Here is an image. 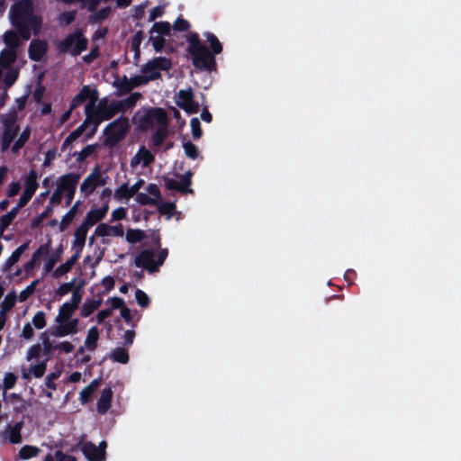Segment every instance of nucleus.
<instances>
[{"instance_id": "obj_1", "label": "nucleus", "mask_w": 461, "mask_h": 461, "mask_svg": "<svg viewBox=\"0 0 461 461\" xmlns=\"http://www.w3.org/2000/svg\"><path fill=\"white\" fill-rule=\"evenodd\" d=\"M32 12L33 5L31 0L16 2L10 9L11 23L23 41H28L32 35L26 23Z\"/></svg>"}, {"instance_id": "obj_2", "label": "nucleus", "mask_w": 461, "mask_h": 461, "mask_svg": "<svg viewBox=\"0 0 461 461\" xmlns=\"http://www.w3.org/2000/svg\"><path fill=\"white\" fill-rule=\"evenodd\" d=\"M131 121L139 131L146 132L155 124H165V122L167 121V114L166 110L161 107H142L135 112Z\"/></svg>"}, {"instance_id": "obj_3", "label": "nucleus", "mask_w": 461, "mask_h": 461, "mask_svg": "<svg viewBox=\"0 0 461 461\" xmlns=\"http://www.w3.org/2000/svg\"><path fill=\"white\" fill-rule=\"evenodd\" d=\"M130 131L131 125L128 117L120 115L104 127L103 131L104 145L110 149L114 148L127 137Z\"/></svg>"}, {"instance_id": "obj_4", "label": "nucleus", "mask_w": 461, "mask_h": 461, "mask_svg": "<svg viewBox=\"0 0 461 461\" xmlns=\"http://www.w3.org/2000/svg\"><path fill=\"white\" fill-rule=\"evenodd\" d=\"M168 256L167 249H160L157 260H154L155 251L151 249H143L137 254L134 259V265L137 267L145 268L149 273L158 270Z\"/></svg>"}, {"instance_id": "obj_5", "label": "nucleus", "mask_w": 461, "mask_h": 461, "mask_svg": "<svg viewBox=\"0 0 461 461\" xmlns=\"http://www.w3.org/2000/svg\"><path fill=\"white\" fill-rule=\"evenodd\" d=\"M97 100L98 91L96 90L95 95L91 98V101H89L85 107V113H88L95 120V127H93L91 131L86 133V139H90L95 134L98 126L101 124V122L105 121L104 118V113H106V109L109 108L107 98H102L98 104H96Z\"/></svg>"}, {"instance_id": "obj_6", "label": "nucleus", "mask_w": 461, "mask_h": 461, "mask_svg": "<svg viewBox=\"0 0 461 461\" xmlns=\"http://www.w3.org/2000/svg\"><path fill=\"white\" fill-rule=\"evenodd\" d=\"M88 41L84 36L82 29H76L72 33L68 34L59 44L60 52L69 51L73 56H78L87 49Z\"/></svg>"}, {"instance_id": "obj_7", "label": "nucleus", "mask_w": 461, "mask_h": 461, "mask_svg": "<svg viewBox=\"0 0 461 461\" xmlns=\"http://www.w3.org/2000/svg\"><path fill=\"white\" fill-rule=\"evenodd\" d=\"M194 67L200 71L212 72L217 70L215 56L205 45L188 53Z\"/></svg>"}, {"instance_id": "obj_8", "label": "nucleus", "mask_w": 461, "mask_h": 461, "mask_svg": "<svg viewBox=\"0 0 461 461\" xmlns=\"http://www.w3.org/2000/svg\"><path fill=\"white\" fill-rule=\"evenodd\" d=\"M141 94L136 92L131 93L128 97L124 99L110 103L109 108L106 109V113H104V118L105 121H109L119 113H124L127 110L133 108L137 102L141 98Z\"/></svg>"}, {"instance_id": "obj_9", "label": "nucleus", "mask_w": 461, "mask_h": 461, "mask_svg": "<svg viewBox=\"0 0 461 461\" xmlns=\"http://www.w3.org/2000/svg\"><path fill=\"white\" fill-rule=\"evenodd\" d=\"M4 131L2 134V149H7L17 136L20 127L17 124V115L15 112L7 114L3 119Z\"/></svg>"}, {"instance_id": "obj_10", "label": "nucleus", "mask_w": 461, "mask_h": 461, "mask_svg": "<svg viewBox=\"0 0 461 461\" xmlns=\"http://www.w3.org/2000/svg\"><path fill=\"white\" fill-rule=\"evenodd\" d=\"M193 176L194 173L191 170H187L184 175H176L179 181L169 176H164L163 181L167 189L170 191H177L181 194H194V190L190 188Z\"/></svg>"}, {"instance_id": "obj_11", "label": "nucleus", "mask_w": 461, "mask_h": 461, "mask_svg": "<svg viewBox=\"0 0 461 461\" xmlns=\"http://www.w3.org/2000/svg\"><path fill=\"white\" fill-rule=\"evenodd\" d=\"M172 68V61L170 59L166 57H156L149 60L146 64L141 67V73L144 75H149L157 73L158 75V79L161 78V73L159 70L168 71Z\"/></svg>"}, {"instance_id": "obj_12", "label": "nucleus", "mask_w": 461, "mask_h": 461, "mask_svg": "<svg viewBox=\"0 0 461 461\" xmlns=\"http://www.w3.org/2000/svg\"><path fill=\"white\" fill-rule=\"evenodd\" d=\"M176 104L190 114L199 112V104L194 101V93L191 87L178 92Z\"/></svg>"}, {"instance_id": "obj_13", "label": "nucleus", "mask_w": 461, "mask_h": 461, "mask_svg": "<svg viewBox=\"0 0 461 461\" xmlns=\"http://www.w3.org/2000/svg\"><path fill=\"white\" fill-rule=\"evenodd\" d=\"M80 448L81 452L88 461H104L105 457L103 456L102 449H98L97 447L91 441L80 440L75 447Z\"/></svg>"}, {"instance_id": "obj_14", "label": "nucleus", "mask_w": 461, "mask_h": 461, "mask_svg": "<svg viewBox=\"0 0 461 461\" xmlns=\"http://www.w3.org/2000/svg\"><path fill=\"white\" fill-rule=\"evenodd\" d=\"M81 175L77 172H71L60 176L57 179V186L63 192L76 191Z\"/></svg>"}, {"instance_id": "obj_15", "label": "nucleus", "mask_w": 461, "mask_h": 461, "mask_svg": "<svg viewBox=\"0 0 461 461\" xmlns=\"http://www.w3.org/2000/svg\"><path fill=\"white\" fill-rule=\"evenodd\" d=\"M100 178V167L96 165L92 172L84 179L80 185V191L87 197L97 187V181Z\"/></svg>"}, {"instance_id": "obj_16", "label": "nucleus", "mask_w": 461, "mask_h": 461, "mask_svg": "<svg viewBox=\"0 0 461 461\" xmlns=\"http://www.w3.org/2000/svg\"><path fill=\"white\" fill-rule=\"evenodd\" d=\"M48 50V43L44 40H32L28 48L29 58L33 61H41Z\"/></svg>"}, {"instance_id": "obj_17", "label": "nucleus", "mask_w": 461, "mask_h": 461, "mask_svg": "<svg viewBox=\"0 0 461 461\" xmlns=\"http://www.w3.org/2000/svg\"><path fill=\"white\" fill-rule=\"evenodd\" d=\"M108 209V204H104L103 207L98 209H91L86 213V218L81 223V225L85 226L86 229L89 230L92 226L101 221L105 217Z\"/></svg>"}, {"instance_id": "obj_18", "label": "nucleus", "mask_w": 461, "mask_h": 461, "mask_svg": "<svg viewBox=\"0 0 461 461\" xmlns=\"http://www.w3.org/2000/svg\"><path fill=\"white\" fill-rule=\"evenodd\" d=\"M88 230V229L81 224L75 230L74 240L72 242V249L75 252L74 255L77 256L78 258H80L85 247Z\"/></svg>"}, {"instance_id": "obj_19", "label": "nucleus", "mask_w": 461, "mask_h": 461, "mask_svg": "<svg viewBox=\"0 0 461 461\" xmlns=\"http://www.w3.org/2000/svg\"><path fill=\"white\" fill-rule=\"evenodd\" d=\"M59 325L56 328L53 334L56 337H65L70 334H76L78 331L79 320L69 319L65 322H58Z\"/></svg>"}, {"instance_id": "obj_20", "label": "nucleus", "mask_w": 461, "mask_h": 461, "mask_svg": "<svg viewBox=\"0 0 461 461\" xmlns=\"http://www.w3.org/2000/svg\"><path fill=\"white\" fill-rule=\"evenodd\" d=\"M96 94V88H92L90 86H84L78 94H77L71 101L70 105H72V109H76L86 101H91V98L95 96Z\"/></svg>"}, {"instance_id": "obj_21", "label": "nucleus", "mask_w": 461, "mask_h": 461, "mask_svg": "<svg viewBox=\"0 0 461 461\" xmlns=\"http://www.w3.org/2000/svg\"><path fill=\"white\" fill-rule=\"evenodd\" d=\"M113 399V391L111 387L104 388L101 392V396L97 401V411L99 414H104L111 407Z\"/></svg>"}, {"instance_id": "obj_22", "label": "nucleus", "mask_w": 461, "mask_h": 461, "mask_svg": "<svg viewBox=\"0 0 461 461\" xmlns=\"http://www.w3.org/2000/svg\"><path fill=\"white\" fill-rule=\"evenodd\" d=\"M24 421L20 420L15 422L14 425H8L5 433L8 435V440L12 444H19L22 442L21 431L23 428Z\"/></svg>"}, {"instance_id": "obj_23", "label": "nucleus", "mask_w": 461, "mask_h": 461, "mask_svg": "<svg viewBox=\"0 0 461 461\" xmlns=\"http://www.w3.org/2000/svg\"><path fill=\"white\" fill-rule=\"evenodd\" d=\"M27 248L28 243H23L21 246H19L15 250H14L11 256L5 260V264L3 265L2 270L4 272L10 271L13 266L19 261L21 256L24 253Z\"/></svg>"}, {"instance_id": "obj_24", "label": "nucleus", "mask_w": 461, "mask_h": 461, "mask_svg": "<svg viewBox=\"0 0 461 461\" xmlns=\"http://www.w3.org/2000/svg\"><path fill=\"white\" fill-rule=\"evenodd\" d=\"M79 205L80 201L76 202L68 212L62 217L59 226V231L63 232L68 228L69 224L77 214Z\"/></svg>"}, {"instance_id": "obj_25", "label": "nucleus", "mask_w": 461, "mask_h": 461, "mask_svg": "<svg viewBox=\"0 0 461 461\" xmlns=\"http://www.w3.org/2000/svg\"><path fill=\"white\" fill-rule=\"evenodd\" d=\"M167 134L168 131L167 121L165 122V124H158L157 130L152 134L151 140L153 147L159 148L165 141L166 138L167 137Z\"/></svg>"}, {"instance_id": "obj_26", "label": "nucleus", "mask_w": 461, "mask_h": 461, "mask_svg": "<svg viewBox=\"0 0 461 461\" xmlns=\"http://www.w3.org/2000/svg\"><path fill=\"white\" fill-rule=\"evenodd\" d=\"M86 119L85 121L72 132L68 134V137L75 141L77 139H78L86 130L88 125L92 124L93 127H95V120L91 117V115L88 113H85Z\"/></svg>"}, {"instance_id": "obj_27", "label": "nucleus", "mask_w": 461, "mask_h": 461, "mask_svg": "<svg viewBox=\"0 0 461 461\" xmlns=\"http://www.w3.org/2000/svg\"><path fill=\"white\" fill-rule=\"evenodd\" d=\"M86 119L85 121L72 132L68 134V137L75 141L77 139H78L86 130L88 125L92 124L93 127H95V120L91 117V115L88 113H85Z\"/></svg>"}, {"instance_id": "obj_28", "label": "nucleus", "mask_w": 461, "mask_h": 461, "mask_svg": "<svg viewBox=\"0 0 461 461\" xmlns=\"http://www.w3.org/2000/svg\"><path fill=\"white\" fill-rule=\"evenodd\" d=\"M86 119L85 121L72 132L68 134V137L75 141L77 139H78L86 130L88 125L92 124L93 127H95V120L91 117V115L88 113H85Z\"/></svg>"}, {"instance_id": "obj_29", "label": "nucleus", "mask_w": 461, "mask_h": 461, "mask_svg": "<svg viewBox=\"0 0 461 461\" xmlns=\"http://www.w3.org/2000/svg\"><path fill=\"white\" fill-rule=\"evenodd\" d=\"M101 299H87L81 308L80 315L83 318L89 317L95 310H97L101 306Z\"/></svg>"}, {"instance_id": "obj_30", "label": "nucleus", "mask_w": 461, "mask_h": 461, "mask_svg": "<svg viewBox=\"0 0 461 461\" xmlns=\"http://www.w3.org/2000/svg\"><path fill=\"white\" fill-rule=\"evenodd\" d=\"M110 358L116 363L127 364L130 360L128 349L118 347L113 349L110 353Z\"/></svg>"}, {"instance_id": "obj_31", "label": "nucleus", "mask_w": 461, "mask_h": 461, "mask_svg": "<svg viewBox=\"0 0 461 461\" xmlns=\"http://www.w3.org/2000/svg\"><path fill=\"white\" fill-rule=\"evenodd\" d=\"M38 173L35 169H31L29 171L28 176L24 180V191L28 193L35 194L36 190L39 187V184L37 182Z\"/></svg>"}, {"instance_id": "obj_32", "label": "nucleus", "mask_w": 461, "mask_h": 461, "mask_svg": "<svg viewBox=\"0 0 461 461\" xmlns=\"http://www.w3.org/2000/svg\"><path fill=\"white\" fill-rule=\"evenodd\" d=\"M78 258H79L77 256L73 255L65 263L61 264L59 267H58L55 269V271L53 273V276L58 278V277H60L63 275L68 273L72 269L73 266L77 263Z\"/></svg>"}, {"instance_id": "obj_33", "label": "nucleus", "mask_w": 461, "mask_h": 461, "mask_svg": "<svg viewBox=\"0 0 461 461\" xmlns=\"http://www.w3.org/2000/svg\"><path fill=\"white\" fill-rule=\"evenodd\" d=\"M16 58V50L5 49L0 53V64L2 67L7 68L15 62Z\"/></svg>"}, {"instance_id": "obj_34", "label": "nucleus", "mask_w": 461, "mask_h": 461, "mask_svg": "<svg viewBox=\"0 0 461 461\" xmlns=\"http://www.w3.org/2000/svg\"><path fill=\"white\" fill-rule=\"evenodd\" d=\"M112 13V9L110 6H105L100 10H96L88 17V22L90 23H98L104 20H106Z\"/></svg>"}, {"instance_id": "obj_35", "label": "nucleus", "mask_w": 461, "mask_h": 461, "mask_svg": "<svg viewBox=\"0 0 461 461\" xmlns=\"http://www.w3.org/2000/svg\"><path fill=\"white\" fill-rule=\"evenodd\" d=\"M63 251H64L63 246H62V244H60L57 248L54 255L50 257L47 259V261L45 262V265H44V272H45V274L50 273L54 268L55 265L59 261L60 257L63 254Z\"/></svg>"}, {"instance_id": "obj_36", "label": "nucleus", "mask_w": 461, "mask_h": 461, "mask_svg": "<svg viewBox=\"0 0 461 461\" xmlns=\"http://www.w3.org/2000/svg\"><path fill=\"white\" fill-rule=\"evenodd\" d=\"M99 338V330L97 327H91L87 332L86 339L85 340V345L87 349L94 350L97 346V340Z\"/></svg>"}, {"instance_id": "obj_37", "label": "nucleus", "mask_w": 461, "mask_h": 461, "mask_svg": "<svg viewBox=\"0 0 461 461\" xmlns=\"http://www.w3.org/2000/svg\"><path fill=\"white\" fill-rule=\"evenodd\" d=\"M204 36L206 37L207 41L210 45V51L213 53L214 56L222 52V45L219 39L212 32H205Z\"/></svg>"}, {"instance_id": "obj_38", "label": "nucleus", "mask_w": 461, "mask_h": 461, "mask_svg": "<svg viewBox=\"0 0 461 461\" xmlns=\"http://www.w3.org/2000/svg\"><path fill=\"white\" fill-rule=\"evenodd\" d=\"M19 211L20 210L14 206L10 212L0 218V234H3L5 230L9 227L17 216Z\"/></svg>"}, {"instance_id": "obj_39", "label": "nucleus", "mask_w": 461, "mask_h": 461, "mask_svg": "<svg viewBox=\"0 0 461 461\" xmlns=\"http://www.w3.org/2000/svg\"><path fill=\"white\" fill-rule=\"evenodd\" d=\"M158 75L157 73L149 74V75H137L131 77V83L134 87H138L140 86L147 85L150 81H154L158 79Z\"/></svg>"}, {"instance_id": "obj_40", "label": "nucleus", "mask_w": 461, "mask_h": 461, "mask_svg": "<svg viewBox=\"0 0 461 461\" xmlns=\"http://www.w3.org/2000/svg\"><path fill=\"white\" fill-rule=\"evenodd\" d=\"M41 449L36 446L25 445L21 447L19 450V457L23 460H28L30 458L35 457L39 455Z\"/></svg>"}, {"instance_id": "obj_41", "label": "nucleus", "mask_w": 461, "mask_h": 461, "mask_svg": "<svg viewBox=\"0 0 461 461\" xmlns=\"http://www.w3.org/2000/svg\"><path fill=\"white\" fill-rule=\"evenodd\" d=\"M146 238L145 231L140 229H128L126 232V241L131 244H136Z\"/></svg>"}, {"instance_id": "obj_42", "label": "nucleus", "mask_w": 461, "mask_h": 461, "mask_svg": "<svg viewBox=\"0 0 461 461\" xmlns=\"http://www.w3.org/2000/svg\"><path fill=\"white\" fill-rule=\"evenodd\" d=\"M76 309H72V306L68 304V302L64 303L59 311V314L55 319L56 322H65L69 320Z\"/></svg>"}, {"instance_id": "obj_43", "label": "nucleus", "mask_w": 461, "mask_h": 461, "mask_svg": "<svg viewBox=\"0 0 461 461\" xmlns=\"http://www.w3.org/2000/svg\"><path fill=\"white\" fill-rule=\"evenodd\" d=\"M4 41L9 49L16 50L20 45V39L14 31H7L4 34Z\"/></svg>"}, {"instance_id": "obj_44", "label": "nucleus", "mask_w": 461, "mask_h": 461, "mask_svg": "<svg viewBox=\"0 0 461 461\" xmlns=\"http://www.w3.org/2000/svg\"><path fill=\"white\" fill-rule=\"evenodd\" d=\"M95 149V145L88 144L81 151H75L71 154L72 157L77 158L78 163L84 162Z\"/></svg>"}, {"instance_id": "obj_45", "label": "nucleus", "mask_w": 461, "mask_h": 461, "mask_svg": "<svg viewBox=\"0 0 461 461\" xmlns=\"http://www.w3.org/2000/svg\"><path fill=\"white\" fill-rule=\"evenodd\" d=\"M138 153L140 158V161L142 162L143 167H149L155 160L154 155L144 146H141L139 149Z\"/></svg>"}, {"instance_id": "obj_46", "label": "nucleus", "mask_w": 461, "mask_h": 461, "mask_svg": "<svg viewBox=\"0 0 461 461\" xmlns=\"http://www.w3.org/2000/svg\"><path fill=\"white\" fill-rule=\"evenodd\" d=\"M187 52H191L193 50H195L196 49L200 48L201 46L204 45L200 38L199 35L196 32H190L187 36Z\"/></svg>"}, {"instance_id": "obj_47", "label": "nucleus", "mask_w": 461, "mask_h": 461, "mask_svg": "<svg viewBox=\"0 0 461 461\" xmlns=\"http://www.w3.org/2000/svg\"><path fill=\"white\" fill-rule=\"evenodd\" d=\"M17 382V375L12 372H7L3 380L4 396L6 394V391L13 389Z\"/></svg>"}, {"instance_id": "obj_48", "label": "nucleus", "mask_w": 461, "mask_h": 461, "mask_svg": "<svg viewBox=\"0 0 461 461\" xmlns=\"http://www.w3.org/2000/svg\"><path fill=\"white\" fill-rule=\"evenodd\" d=\"M27 26L30 28V31L32 30L34 35H37L40 32V30L42 25L41 17L38 15H33L32 14L30 15V18L27 21Z\"/></svg>"}, {"instance_id": "obj_49", "label": "nucleus", "mask_w": 461, "mask_h": 461, "mask_svg": "<svg viewBox=\"0 0 461 461\" xmlns=\"http://www.w3.org/2000/svg\"><path fill=\"white\" fill-rule=\"evenodd\" d=\"M114 197L117 200L130 199L132 197L130 186L128 185L127 183L122 184L118 188L115 189Z\"/></svg>"}, {"instance_id": "obj_50", "label": "nucleus", "mask_w": 461, "mask_h": 461, "mask_svg": "<svg viewBox=\"0 0 461 461\" xmlns=\"http://www.w3.org/2000/svg\"><path fill=\"white\" fill-rule=\"evenodd\" d=\"M16 302V294L14 292H11L7 294L2 303V309L0 312L6 313L9 312L15 304Z\"/></svg>"}, {"instance_id": "obj_51", "label": "nucleus", "mask_w": 461, "mask_h": 461, "mask_svg": "<svg viewBox=\"0 0 461 461\" xmlns=\"http://www.w3.org/2000/svg\"><path fill=\"white\" fill-rule=\"evenodd\" d=\"M171 31V26L168 22H156L154 23L150 33L156 32L161 35H169Z\"/></svg>"}, {"instance_id": "obj_52", "label": "nucleus", "mask_w": 461, "mask_h": 461, "mask_svg": "<svg viewBox=\"0 0 461 461\" xmlns=\"http://www.w3.org/2000/svg\"><path fill=\"white\" fill-rule=\"evenodd\" d=\"M183 149L185 150V154L191 159L194 160L199 156V150L197 146H195L193 142L190 140L185 141L183 143Z\"/></svg>"}, {"instance_id": "obj_53", "label": "nucleus", "mask_w": 461, "mask_h": 461, "mask_svg": "<svg viewBox=\"0 0 461 461\" xmlns=\"http://www.w3.org/2000/svg\"><path fill=\"white\" fill-rule=\"evenodd\" d=\"M50 359V357H48L44 361H41V363L32 366L30 367V373H32L34 377L41 378L44 375L47 368V362Z\"/></svg>"}, {"instance_id": "obj_54", "label": "nucleus", "mask_w": 461, "mask_h": 461, "mask_svg": "<svg viewBox=\"0 0 461 461\" xmlns=\"http://www.w3.org/2000/svg\"><path fill=\"white\" fill-rule=\"evenodd\" d=\"M38 283L39 280H34L29 285H27L23 291H21L19 294L20 302L26 301L35 292L36 285H38Z\"/></svg>"}, {"instance_id": "obj_55", "label": "nucleus", "mask_w": 461, "mask_h": 461, "mask_svg": "<svg viewBox=\"0 0 461 461\" xmlns=\"http://www.w3.org/2000/svg\"><path fill=\"white\" fill-rule=\"evenodd\" d=\"M77 14L76 10L62 12L59 14V23L64 25L71 24L76 20Z\"/></svg>"}, {"instance_id": "obj_56", "label": "nucleus", "mask_w": 461, "mask_h": 461, "mask_svg": "<svg viewBox=\"0 0 461 461\" xmlns=\"http://www.w3.org/2000/svg\"><path fill=\"white\" fill-rule=\"evenodd\" d=\"M135 298L137 303L142 307L147 308L150 304V299L148 294L140 289H137L135 292Z\"/></svg>"}, {"instance_id": "obj_57", "label": "nucleus", "mask_w": 461, "mask_h": 461, "mask_svg": "<svg viewBox=\"0 0 461 461\" xmlns=\"http://www.w3.org/2000/svg\"><path fill=\"white\" fill-rule=\"evenodd\" d=\"M176 209V204L174 203L162 202L158 207V212L162 215H167L170 218Z\"/></svg>"}, {"instance_id": "obj_58", "label": "nucleus", "mask_w": 461, "mask_h": 461, "mask_svg": "<svg viewBox=\"0 0 461 461\" xmlns=\"http://www.w3.org/2000/svg\"><path fill=\"white\" fill-rule=\"evenodd\" d=\"M41 339L42 340L41 351L43 354L50 356L53 352L54 348L52 347V343L50 342L47 332L41 333Z\"/></svg>"}, {"instance_id": "obj_59", "label": "nucleus", "mask_w": 461, "mask_h": 461, "mask_svg": "<svg viewBox=\"0 0 461 461\" xmlns=\"http://www.w3.org/2000/svg\"><path fill=\"white\" fill-rule=\"evenodd\" d=\"M32 322L36 329H43L46 326L45 313L42 311L36 312L35 315L32 317Z\"/></svg>"}, {"instance_id": "obj_60", "label": "nucleus", "mask_w": 461, "mask_h": 461, "mask_svg": "<svg viewBox=\"0 0 461 461\" xmlns=\"http://www.w3.org/2000/svg\"><path fill=\"white\" fill-rule=\"evenodd\" d=\"M192 135L194 140L200 139L203 135V131L201 129V122L198 118L194 117L190 121Z\"/></svg>"}, {"instance_id": "obj_61", "label": "nucleus", "mask_w": 461, "mask_h": 461, "mask_svg": "<svg viewBox=\"0 0 461 461\" xmlns=\"http://www.w3.org/2000/svg\"><path fill=\"white\" fill-rule=\"evenodd\" d=\"M136 201L141 205H155L157 204V199L149 196L144 193H138L136 194Z\"/></svg>"}, {"instance_id": "obj_62", "label": "nucleus", "mask_w": 461, "mask_h": 461, "mask_svg": "<svg viewBox=\"0 0 461 461\" xmlns=\"http://www.w3.org/2000/svg\"><path fill=\"white\" fill-rule=\"evenodd\" d=\"M75 282L76 279L74 278L71 282L61 284L57 289L56 294L59 296H63L68 294L71 291L73 292V290L75 289Z\"/></svg>"}, {"instance_id": "obj_63", "label": "nucleus", "mask_w": 461, "mask_h": 461, "mask_svg": "<svg viewBox=\"0 0 461 461\" xmlns=\"http://www.w3.org/2000/svg\"><path fill=\"white\" fill-rule=\"evenodd\" d=\"M19 73L17 70L11 69L4 77V84L6 87L12 86L17 80Z\"/></svg>"}, {"instance_id": "obj_64", "label": "nucleus", "mask_w": 461, "mask_h": 461, "mask_svg": "<svg viewBox=\"0 0 461 461\" xmlns=\"http://www.w3.org/2000/svg\"><path fill=\"white\" fill-rule=\"evenodd\" d=\"M190 23L187 20L178 17L173 24V29L178 32H186L190 29Z\"/></svg>"}]
</instances>
